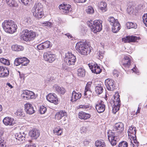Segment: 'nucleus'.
<instances>
[{"instance_id": "1", "label": "nucleus", "mask_w": 147, "mask_h": 147, "mask_svg": "<svg viewBox=\"0 0 147 147\" xmlns=\"http://www.w3.org/2000/svg\"><path fill=\"white\" fill-rule=\"evenodd\" d=\"M88 43L86 40L84 41L83 40L78 42L76 44V49L82 55H87L88 54H90L93 49Z\"/></svg>"}, {"instance_id": "2", "label": "nucleus", "mask_w": 147, "mask_h": 147, "mask_svg": "<svg viewBox=\"0 0 147 147\" xmlns=\"http://www.w3.org/2000/svg\"><path fill=\"white\" fill-rule=\"evenodd\" d=\"M2 26L6 32L11 34L15 33L18 28L17 25L11 20H5L2 23Z\"/></svg>"}, {"instance_id": "3", "label": "nucleus", "mask_w": 147, "mask_h": 147, "mask_svg": "<svg viewBox=\"0 0 147 147\" xmlns=\"http://www.w3.org/2000/svg\"><path fill=\"white\" fill-rule=\"evenodd\" d=\"M120 97V96L118 91L116 92L115 94L113 95V99L111 98L110 100V103L112 108V111L114 114H115L120 109L121 106Z\"/></svg>"}, {"instance_id": "4", "label": "nucleus", "mask_w": 147, "mask_h": 147, "mask_svg": "<svg viewBox=\"0 0 147 147\" xmlns=\"http://www.w3.org/2000/svg\"><path fill=\"white\" fill-rule=\"evenodd\" d=\"M102 22L100 20H95L93 21L92 20L87 22V24L90 27L92 31L94 33L100 32L102 30Z\"/></svg>"}, {"instance_id": "5", "label": "nucleus", "mask_w": 147, "mask_h": 147, "mask_svg": "<svg viewBox=\"0 0 147 147\" xmlns=\"http://www.w3.org/2000/svg\"><path fill=\"white\" fill-rule=\"evenodd\" d=\"M21 34L22 39L27 42L33 40L36 37V33L32 30L25 29L22 31Z\"/></svg>"}, {"instance_id": "6", "label": "nucleus", "mask_w": 147, "mask_h": 147, "mask_svg": "<svg viewBox=\"0 0 147 147\" xmlns=\"http://www.w3.org/2000/svg\"><path fill=\"white\" fill-rule=\"evenodd\" d=\"M32 11L33 16L36 18H41L44 15L42 6L40 3H38L37 5L35 4Z\"/></svg>"}, {"instance_id": "7", "label": "nucleus", "mask_w": 147, "mask_h": 147, "mask_svg": "<svg viewBox=\"0 0 147 147\" xmlns=\"http://www.w3.org/2000/svg\"><path fill=\"white\" fill-rule=\"evenodd\" d=\"M30 61L25 57H20L16 58L14 61V64L16 66L21 65L22 66L27 65Z\"/></svg>"}, {"instance_id": "8", "label": "nucleus", "mask_w": 147, "mask_h": 147, "mask_svg": "<svg viewBox=\"0 0 147 147\" xmlns=\"http://www.w3.org/2000/svg\"><path fill=\"white\" fill-rule=\"evenodd\" d=\"M65 61L67 64L70 65H74L76 61V57L71 53L68 52L65 54Z\"/></svg>"}, {"instance_id": "9", "label": "nucleus", "mask_w": 147, "mask_h": 147, "mask_svg": "<svg viewBox=\"0 0 147 147\" xmlns=\"http://www.w3.org/2000/svg\"><path fill=\"white\" fill-rule=\"evenodd\" d=\"M59 8L61 9V12L63 14H67L72 11V8L71 5L63 2L59 6Z\"/></svg>"}, {"instance_id": "10", "label": "nucleus", "mask_w": 147, "mask_h": 147, "mask_svg": "<svg viewBox=\"0 0 147 147\" xmlns=\"http://www.w3.org/2000/svg\"><path fill=\"white\" fill-rule=\"evenodd\" d=\"M46 98L48 101L55 105H57L60 102L57 95L54 93L48 94L46 96Z\"/></svg>"}, {"instance_id": "11", "label": "nucleus", "mask_w": 147, "mask_h": 147, "mask_svg": "<svg viewBox=\"0 0 147 147\" xmlns=\"http://www.w3.org/2000/svg\"><path fill=\"white\" fill-rule=\"evenodd\" d=\"M105 83L107 89L109 90L113 91L117 89L114 84L115 81L113 80L107 79L105 80Z\"/></svg>"}, {"instance_id": "12", "label": "nucleus", "mask_w": 147, "mask_h": 147, "mask_svg": "<svg viewBox=\"0 0 147 147\" xmlns=\"http://www.w3.org/2000/svg\"><path fill=\"white\" fill-rule=\"evenodd\" d=\"M43 58L45 61L49 63H52L55 59V55L52 54L50 52H48L44 53Z\"/></svg>"}, {"instance_id": "13", "label": "nucleus", "mask_w": 147, "mask_h": 147, "mask_svg": "<svg viewBox=\"0 0 147 147\" xmlns=\"http://www.w3.org/2000/svg\"><path fill=\"white\" fill-rule=\"evenodd\" d=\"M88 66L92 73L94 74H99L102 71V69L100 68V67L97 63H95L94 64L89 63Z\"/></svg>"}, {"instance_id": "14", "label": "nucleus", "mask_w": 147, "mask_h": 147, "mask_svg": "<svg viewBox=\"0 0 147 147\" xmlns=\"http://www.w3.org/2000/svg\"><path fill=\"white\" fill-rule=\"evenodd\" d=\"M95 108L99 113L104 112L105 109V105L103 101L100 100L97 103L96 105Z\"/></svg>"}, {"instance_id": "15", "label": "nucleus", "mask_w": 147, "mask_h": 147, "mask_svg": "<svg viewBox=\"0 0 147 147\" xmlns=\"http://www.w3.org/2000/svg\"><path fill=\"white\" fill-rule=\"evenodd\" d=\"M24 110L26 113L29 115H32L36 112L32 105L30 103H27L24 105Z\"/></svg>"}, {"instance_id": "16", "label": "nucleus", "mask_w": 147, "mask_h": 147, "mask_svg": "<svg viewBox=\"0 0 147 147\" xmlns=\"http://www.w3.org/2000/svg\"><path fill=\"white\" fill-rule=\"evenodd\" d=\"M3 122L6 126H13L15 123L13 118L8 117H5L3 120Z\"/></svg>"}, {"instance_id": "17", "label": "nucleus", "mask_w": 147, "mask_h": 147, "mask_svg": "<svg viewBox=\"0 0 147 147\" xmlns=\"http://www.w3.org/2000/svg\"><path fill=\"white\" fill-rule=\"evenodd\" d=\"M40 134V131L35 128L33 129L29 133V136L33 139H36Z\"/></svg>"}, {"instance_id": "18", "label": "nucleus", "mask_w": 147, "mask_h": 147, "mask_svg": "<svg viewBox=\"0 0 147 147\" xmlns=\"http://www.w3.org/2000/svg\"><path fill=\"white\" fill-rule=\"evenodd\" d=\"M124 129V124L121 122H119L115 124L113 130L117 131L119 130L120 134H121L123 131Z\"/></svg>"}, {"instance_id": "19", "label": "nucleus", "mask_w": 147, "mask_h": 147, "mask_svg": "<svg viewBox=\"0 0 147 147\" xmlns=\"http://www.w3.org/2000/svg\"><path fill=\"white\" fill-rule=\"evenodd\" d=\"M78 118L81 119L86 120L90 118L91 116L90 114L82 111L79 112L78 114Z\"/></svg>"}, {"instance_id": "20", "label": "nucleus", "mask_w": 147, "mask_h": 147, "mask_svg": "<svg viewBox=\"0 0 147 147\" xmlns=\"http://www.w3.org/2000/svg\"><path fill=\"white\" fill-rule=\"evenodd\" d=\"M123 66L125 67L129 68L131 65V60L128 56L124 57L122 61Z\"/></svg>"}, {"instance_id": "21", "label": "nucleus", "mask_w": 147, "mask_h": 147, "mask_svg": "<svg viewBox=\"0 0 147 147\" xmlns=\"http://www.w3.org/2000/svg\"><path fill=\"white\" fill-rule=\"evenodd\" d=\"M113 26L112 28V32L114 33H117L120 30V25L118 22V20H117L116 22L113 24Z\"/></svg>"}, {"instance_id": "22", "label": "nucleus", "mask_w": 147, "mask_h": 147, "mask_svg": "<svg viewBox=\"0 0 147 147\" xmlns=\"http://www.w3.org/2000/svg\"><path fill=\"white\" fill-rule=\"evenodd\" d=\"M67 114L65 111L61 110L56 113L55 115V118L58 120H60L63 117H67Z\"/></svg>"}, {"instance_id": "23", "label": "nucleus", "mask_w": 147, "mask_h": 147, "mask_svg": "<svg viewBox=\"0 0 147 147\" xmlns=\"http://www.w3.org/2000/svg\"><path fill=\"white\" fill-rule=\"evenodd\" d=\"M9 75V69L6 67H4L1 73L0 74V77L2 78L7 77Z\"/></svg>"}, {"instance_id": "24", "label": "nucleus", "mask_w": 147, "mask_h": 147, "mask_svg": "<svg viewBox=\"0 0 147 147\" xmlns=\"http://www.w3.org/2000/svg\"><path fill=\"white\" fill-rule=\"evenodd\" d=\"M103 90V87L101 86V84L100 83L96 86L95 91L96 92L98 95L101 94Z\"/></svg>"}, {"instance_id": "25", "label": "nucleus", "mask_w": 147, "mask_h": 147, "mask_svg": "<svg viewBox=\"0 0 147 147\" xmlns=\"http://www.w3.org/2000/svg\"><path fill=\"white\" fill-rule=\"evenodd\" d=\"M9 6L11 7H16L18 5L17 2L14 0H5Z\"/></svg>"}, {"instance_id": "26", "label": "nucleus", "mask_w": 147, "mask_h": 147, "mask_svg": "<svg viewBox=\"0 0 147 147\" xmlns=\"http://www.w3.org/2000/svg\"><path fill=\"white\" fill-rule=\"evenodd\" d=\"M12 49L14 51H22L24 50V47L21 45H13L11 46Z\"/></svg>"}, {"instance_id": "27", "label": "nucleus", "mask_w": 147, "mask_h": 147, "mask_svg": "<svg viewBox=\"0 0 147 147\" xmlns=\"http://www.w3.org/2000/svg\"><path fill=\"white\" fill-rule=\"evenodd\" d=\"M96 147H105L106 145L104 141L100 140H97L95 143Z\"/></svg>"}, {"instance_id": "28", "label": "nucleus", "mask_w": 147, "mask_h": 147, "mask_svg": "<svg viewBox=\"0 0 147 147\" xmlns=\"http://www.w3.org/2000/svg\"><path fill=\"white\" fill-rule=\"evenodd\" d=\"M126 26L128 29L130 28L136 29L137 27V24L136 23L127 22L126 24Z\"/></svg>"}, {"instance_id": "29", "label": "nucleus", "mask_w": 147, "mask_h": 147, "mask_svg": "<svg viewBox=\"0 0 147 147\" xmlns=\"http://www.w3.org/2000/svg\"><path fill=\"white\" fill-rule=\"evenodd\" d=\"M53 132L58 136L61 135L63 133V128L58 126L55 128L53 130Z\"/></svg>"}, {"instance_id": "30", "label": "nucleus", "mask_w": 147, "mask_h": 147, "mask_svg": "<svg viewBox=\"0 0 147 147\" xmlns=\"http://www.w3.org/2000/svg\"><path fill=\"white\" fill-rule=\"evenodd\" d=\"M122 41L125 43L132 42V35H128L123 38Z\"/></svg>"}, {"instance_id": "31", "label": "nucleus", "mask_w": 147, "mask_h": 147, "mask_svg": "<svg viewBox=\"0 0 147 147\" xmlns=\"http://www.w3.org/2000/svg\"><path fill=\"white\" fill-rule=\"evenodd\" d=\"M55 89L56 91L59 93L63 95L65 92L66 90L63 87H60L57 86L55 87Z\"/></svg>"}, {"instance_id": "32", "label": "nucleus", "mask_w": 147, "mask_h": 147, "mask_svg": "<svg viewBox=\"0 0 147 147\" xmlns=\"http://www.w3.org/2000/svg\"><path fill=\"white\" fill-rule=\"evenodd\" d=\"M100 6L99 8L103 12H105L107 11V4L105 2H102L101 3Z\"/></svg>"}, {"instance_id": "33", "label": "nucleus", "mask_w": 147, "mask_h": 147, "mask_svg": "<svg viewBox=\"0 0 147 147\" xmlns=\"http://www.w3.org/2000/svg\"><path fill=\"white\" fill-rule=\"evenodd\" d=\"M78 76L83 77L85 75V70L82 68H80L78 70Z\"/></svg>"}, {"instance_id": "34", "label": "nucleus", "mask_w": 147, "mask_h": 147, "mask_svg": "<svg viewBox=\"0 0 147 147\" xmlns=\"http://www.w3.org/2000/svg\"><path fill=\"white\" fill-rule=\"evenodd\" d=\"M0 62L5 65H9L10 64L8 59L4 58H0Z\"/></svg>"}, {"instance_id": "35", "label": "nucleus", "mask_w": 147, "mask_h": 147, "mask_svg": "<svg viewBox=\"0 0 147 147\" xmlns=\"http://www.w3.org/2000/svg\"><path fill=\"white\" fill-rule=\"evenodd\" d=\"M86 11L88 14H92L94 12V10L93 7L90 5L88 6Z\"/></svg>"}, {"instance_id": "36", "label": "nucleus", "mask_w": 147, "mask_h": 147, "mask_svg": "<svg viewBox=\"0 0 147 147\" xmlns=\"http://www.w3.org/2000/svg\"><path fill=\"white\" fill-rule=\"evenodd\" d=\"M128 130L130 131L131 134L133 135H134V134L136 135L137 131L136 127L131 125L129 127V129Z\"/></svg>"}, {"instance_id": "37", "label": "nucleus", "mask_w": 147, "mask_h": 147, "mask_svg": "<svg viewBox=\"0 0 147 147\" xmlns=\"http://www.w3.org/2000/svg\"><path fill=\"white\" fill-rule=\"evenodd\" d=\"M43 44L44 45V47L45 49L47 48H50L52 47V44L51 42L48 40H47L44 42H43Z\"/></svg>"}, {"instance_id": "38", "label": "nucleus", "mask_w": 147, "mask_h": 147, "mask_svg": "<svg viewBox=\"0 0 147 147\" xmlns=\"http://www.w3.org/2000/svg\"><path fill=\"white\" fill-rule=\"evenodd\" d=\"M29 93L28 96H26V99L28 100L30 99L35 98V94L33 92L30 91V92H29Z\"/></svg>"}, {"instance_id": "39", "label": "nucleus", "mask_w": 147, "mask_h": 147, "mask_svg": "<svg viewBox=\"0 0 147 147\" xmlns=\"http://www.w3.org/2000/svg\"><path fill=\"white\" fill-rule=\"evenodd\" d=\"M117 146L118 147H128V143L126 141H122L119 143Z\"/></svg>"}, {"instance_id": "40", "label": "nucleus", "mask_w": 147, "mask_h": 147, "mask_svg": "<svg viewBox=\"0 0 147 147\" xmlns=\"http://www.w3.org/2000/svg\"><path fill=\"white\" fill-rule=\"evenodd\" d=\"M47 110V108L43 105L40 107L39 112L41 114H45Z\"/></svg>"}, {"instance_id": "41", "label": "nucleus", "mask_w": 147, "mask_h": 147, "mask_svg": "<svg viewBox=\"0 0 147 147\" xmlns=\"http://www.w3.org/2000/svg\"><path fill=\"white\" fill-rule=\"evenodd\" d=\"M43 26H47L49 27V28H51L52 26H53V24L49 21L44 22L42 23Z\"/></svg>"}, {"instance_id": "42", "label": "nucleus", "mask_w": 147, "mask_h": 147, "mask_svg": "<svg viewBox=\"0 0 147 147\" xmlns=\"http://www.w3.org/2000/svg\"><path fill=\"white\" fill-rule=\"evenodd\" d=\"M15 114L19 116L21 118L25 116V113L22 110H18Z\"/></svg>"}, {"instance_id": "43", "label": "nucleus", "mask_w": 147, "mask_h": 147, "mask_svg": "<svg viewBox=\"0 0 147 147\" xmlns=\"http://www.w3.org/2000/svg\"><path fill=\"white\" fill-rule=\"evenodd\" d=\"M92 84V82H88L85 87V90L86 91H88L91 93H92V92L91 91L90 87H91V84Z\"/></svg>"}, {"instance_id": "44", "label": "nucleus", "mask_w": 147, "mask_h": 147, "mask_svg": "<svg viewBox=\"0 0 147 147\" xmlns=\"http://www.w3.org/2000/svg\"><path fill=\"white\" fill-rule=\"evenodd\" d=\"M108 139L110 141L109 138L111 137V139L116 138L117 139L118 137L115 135V133L114 132H111L110 134L108 135Z\"/></svg>"}, {"instance_id": "45", "label": "nucleus", "mask_w": 147, "mask_h": 147, "mask_svg": "<svg viewBox=\"0 0 147 147\" xmlns=\"http://www.w3.org/2000/svg\"><path fill=\"white\" fill-rule=\"evenodd\" d=\"M141 39V38L139 36L132 35V42H138V40Z\"/></svg>"}, {"instance_id": "46", "label": "nucleus", "mask_w": 147, "mask_h": 147, "mask_svg": "<svg viewBox=\"0 0 147 147\" xmlns=\"http://www.w3.org/2000/svg\"><path fill=\"white\" fill-rule=\"evenodd\" d=\"M81 94L79 92L77 93L76 92V94L74 95V101H76L78 99V98H81Z\"/></svg>"}, {"instance_id": "47", "label": "nucleus", "mask_w": 147, "mask_h": 147, "mask_svg": "<svg viewBox=\"0 0 147 147\" xmlns=\"http://www.w3.org/2000/svg\"><path fill=\"white\" fill-rule=\"evenodd\" d=\"M16 138V139H18L20 140V139H21L22 140H23V139L25 138V136L24 137V136L22 135V134L20 133L19 134H16L15 135Z\"/></svg>"}, {"instance_id": "48", "label": "nucleus", "mask_w": 147, "mask_h": 147, "mask_svg": "<svg viewBox=\"0 0 147 147\" xmlns=\"http://www.w3.org/2000/svg\"><path fill=\"white\" fill-rule=\"evenodd\" d=\"M30 91L29 90H23V93L22 94V96H23L24 98L25 97H26L25 95H26V96H28L29 95V92H30Z\"/></svg>"}, {"instance_id": "49", "label": "nucleus", "mask_w": 147, "mask_h": 147, "mask_svg": "<svg viewBox=\"0 0 147 147\" xmlns=\"http://www.w3.org/2000/svg\"><path fill=\"white\" fill-rule=\"evenodd\" d=\"M3 137L0 138V147H5Z\"/></svg>"}, {"instance_id": "50", "label": "nucleus", "mask_w": 147, "mask_h": 147, "mask_svg": "<svg viewBox=\"0 0 147 147\" xmlns=\"http://www.w3.org/2000/svg\"><path fill=\"white\" fill-rule=\"evenodd\" d=\"M37 48L39 50L45 49L43 42L37 46Z\"/></svg>"}, {"instance_id": "51", "label": "nucleus", "mask_w": 147, "mask_h": 147, "mask_svg": "<svg viewBox=\"0 0 147 147\" xmlns=\"http://www.w3.org/2000/svg\"><path fill=\"white\" fill-rule=\"evenodd\" d=\"M117 139L116 138L111 139V141L110 142L112 146H114L116 145L117 143Z\"/></svg>"}, {"instance_id": "52", "label": "nucleus", "mask_w": 147, "mask_h": 147, "mask_svg": "<svg viewBox=\"0 0 147 147\" xmlns=\"http://www.w3.org/2000/svg\"><path fill=\"white\" fill-rule=\"evenodd\" d=\"M119 72L118 71L115 69H114L113 72V76L115 77H118L119 76Z\"/></svg>"}, {"instance_id": "53", "label": "nucleus", "mask_w": 147, "mask_h": 147, "mask_svg": "<svg viewBox=\"0 0 147 147\" xmlns=\"http://www.w3.org/2000/svg\"><path fill=\"white\" fill-rule=\"evenodd\" d=\"M134 136H132V138H133L132 140L134 141V142L136 144H138L139 142L137 141L136 135L134 134Z\"/></svg>"}, {"instance_id": "54", "label": "nucleus", "mask_w": 147, "mask_h": 147, "mask_svg": "<svg viewBox=\"0 0 147 147\" xmlns=\"http://www.w3.org/2000/svg\"><path fill=\"white\" fill-rule=\"evenodd\" d=\"M87 129L88 127H82L81 129V133H86Z\"/></svg>"}, {"instance_id": "55", "label": "nucleus", "mask_w": 147, "mask_h": 147, "mask_svg": "<svg viewBox=\"0 0 147 147\" xmlns=\"http://www.w3.org/2000/svg\"><path fill=\"white\" fill-rule=\"evenodd\" d=\"M117 20L115 19L113 17H110L109 19V21L113 24L114 23H115V22H116V20Z\"/></svg>"}, {"instance_id": "56", "label": "nucleus", "mask_w": 147, "mask_h": 147, "mask_svg": "<svg viewBox=\"0 0 147 147\" xmlns=\"http://www.w3.org/2000/svg\"><path fill=\"white\" fill-rule=\"evenodd\" d=\"M25 147H36V145L30 142L29 144H26Z\"/></svg>"}, {"instance_id": "57", "label": "nucleus", "mask_w": 147, "mask_h": 147, "mask_svg": "<svg viewBox=\"0 0 147 147\" xmlns=\"http://www.w3.org/2000/svg\"><path fill=\"white\" fill-rule=\"evenodd\" d=\"M131 70L134 72L136 74H139V72L138 71H137V70H138L137 69V67L136 66V65H135V66L133 68H132Z\"/></svg>"}, {"instance_id": "58", "label": "nucleus", "mask_w": 147, "mask_h": 147, "mask_svg": "<svg viewBox=\"0 0 147 147\" xmlns=\"http://www.w3.org/2000/svg\"><path fill=\"white\" fill-rule=\"evenodd\" d=\"M65 35L69 39H73L74 38L73 36L70 33H68L65 34Z\"/></svg>"}, {"instance_id": "59", "label": "nucleus", "mask_w": 147, "mask_h": 147, "mask_svg": "<svg viewBox=\"0 0 147 147\" xmlns=\"http://www.w3.org/2000/svg\"><path fill=\"white\" fill-rule=\"evenodd\" d=\"M21 1L24 5H29V3L28 2L27 0H21Z\"/></svg>"}, {"instance_id": "60", "label": "nucleus", "mask_w": 147, "mask_h": 147, "mask_svg": "<svg viewBox=\"0 0 147 147\" xmlns=\"http://www.w3.org/2000/svg\"><path fill=\"white\" fill-rule=\"evenodd\" d=\"M19 74L20 78L21 79L24 80L25 79V75L24 74H21L20 71L18 72Z\"/></svg>"}, {"instance_id": "61", "label": "nucleus", "mask_w": 147, "mask_h": 147, "mask_svg": "<svg viewBox=\"0 0 147 147\" xmlns=\"http://www.w3.org/2000/svg\"><path fill=\"white\" fill-rule=\"evenodd\" d=\"M26 22L28 24H31L32 23V21L31 20V19L30 18H28L26 20Z\"/></svg>"}, {"instance_id": "62", "label": "nucleus", "mask_w": 147, "mask_h": 147, "mask_svg": "<svg viewBox=\"0 0 147 147\" xmlns=\"http://www.w3.org/2000/svg\"><path fill=\"white\" fill-rule=\"evenodd\" d=\"M74 1L78 3H83L86 2V0H74Z\"/></svg>"}, {"instance_id": "63", "label": "nucleus", "mask_w": 147, "mask_h": 147, "mask_svg": "<svg viewBox=\"0 0 147 147\" xmlns=\"http://www.w3.org/2000/svg\"><path fill=\"white\" fill-rule=\"evenodd\" d=\"M90 143L89 141L88 140H86L84 142V144L85 145V146H87L88 145V144Z\"/></svg>"}, {"instance_id": "64", "label": "nucleus", "mask_w": 147, "mask_h": 147, "mask_svg": "<svg viewBox=\"0 0 147 147\" xmlns=\"http://www.w3.org/2000/svg\"><path fill=\"white\" fill-rule=\"evenodd\" d=\"M6 85L8 86L10 88H13V86L10 84V83L7 82L6 83Z\"/></svg>"}]
</instances>
